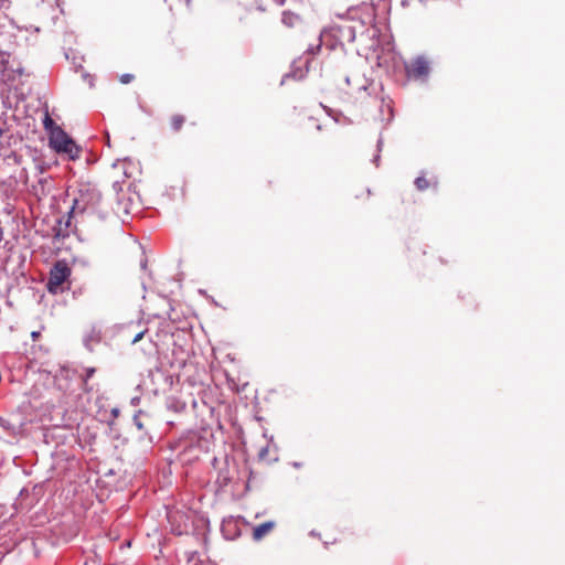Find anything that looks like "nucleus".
Returning <instances> with one entry per match:
<instances>
[{"instance_id": "nucleus-1", "label": "nucleus", "mask_w": 565, "mask_h": 565, "mask_svg": "<svg viewBox=\"0 0 565 565\" xmlns=\"http://www.w3.org/2000/svg\"><path fill=\"white\" fill-rule=\"evenodd\" d=\"M50 145L56 152L67 154L71 160L77 159L82 151V149L62 128H56L52 134V137H50Z\"/></svg>"}, {"instance_id": "nucleus-2", "label": "nucleus", "mask_w": 565, "mask_h": 565, "mask_svg": "<svg viewBox=\"0 0 565 565\" xmlns=\"http://www.w3.org/2000/svg\"><path fill=\"white\" fill-rule=\"evenodd\" d=\"M100 202V194L95 190L79 191L74 199L72 213L95 212Z\"/></svg>"}, {"instance_id": "nucleus-3", "label": "nucleus", "mask_w": 565, "mask_h": 565, "mask_svg": "<svg viewBox=\"0 0 565 565\" xmlns=\"http://www.w3.org/2000/svg\"><path fill=\"white\" fill-rule=\"evenodd\" d=\"M70 275L71 268L63 260L56 262L50 271L47 281L49 291L56 294L57 291L62 290V285L67 280Z\"/></svg>"}, {"instance_id": "nucleus-4", "label": "nucleus", "mask_w": 565, "mask_h": 565, "mask_svg": "<svg viewBox=\"0 0 565 565\" xmlns=\"http://www.w3.org/2000/svg\"><path fill=\"white\" fill-rule=\"evenodd\" d=\"M405 70L407 75L412 78H425L430 71L429 61L425 56H417L405 65Z\"/></svg>"}, {"instance_id": "nucleus-5", "label": "nucleus", "mask_w": 565, "mask_h": 565, "mask_svg": "<svg viewBox=\"0 0 565 565\" xmlns=\"http://www.w3.org/2000/svg\"><path fill=\"white\" fill-rule=\"evenodd\" d=\"M275 527L276 523L274 521H266L262 524H258L253 529V539L255 541H260L267 536Z\"/></svg>"}, {"instance_id": "nucleus-6", "label": "nucleus", "mask_w": 565, "mask_h": 565, "mask_svg": "<svg viewBox=\"0 0 565 565\" xmlns=\"http://www.w3.org/2000/svg\"><path fill=\"white\" fill-rule=\"evenodd\" d=\"M2 75L7 82H14L15 79L25 75V73L24 68H22L20 65H18L17 67H13V65H11L4 67Z\"/></svg>"}, {"instance_id": "nucleus-7", "label": "nucleus", "mask_w": 565, "mask_h": 565, "mask_svg": "<svg viewBox=\"0 0 565 565\" xmlns=\"http://www.w3.org/2000/svg\"><path fill=\"white\" fill-rule=\"evenodd\" d=\"M301 20L297 14L290 12H284L282 14V23L288 28H294L300 24Z\"/></svg>"}, {"instance_id": "nucleus-8", "label": "nucleus", "mask_w": 565, "mask_h": 565, "mask_svg": "<svg viewBox=\"0 0 565 565\" xmlns=\"http://www.w3.org/2000/svg\"><path fill=\"white\" fill-rule=\"evenodd\" d=\"M185 122V117L180 114H175L171 116L170 118V127L174 132H178L181 130L182 126Z\"/></svg>"}, {"instance_id": "nucleus-9", "label": "nucleus", "mask_w": 565, "mask_h": 565, "mask_svg": "<svg viewBox=\"0 0 565 565\" xmlns=\"http://www.w3.org/2000/svg\"><path fill=\"white\" fill-rule=\"evenodd\" d=\"M43 126L50 132V137H52V134L55 131L56 128H60L55 124V121L51 118L49 113H46L45 116H44Z\"/></svg>"}, {"instance_id": "nucleus-10", "label": "nucleus", "mask_w": 565, "mask_h": 565, "mask_svg": "<svg viewBox=\"0 0 565 565\" xmlns=\"http://www.w3.org/2000/svg\"><path fill=\"white\" fill-rule=\"evenodd\" d=\"M415 185L419 191H424L429 188L430 183L425 177H418L415 180Z\"/></svg>"}, {"instance_id": "nucleus-11", "label": "nucleus", "mask_w": 565, "mask_h": 565, "mask_svg": "<svg viewBox=\"0 0 565 565\" xmlns=\"http://www.w3.org/2000/svg\"><path fill=\"white\" fill-rule=\"evenodd\" d=\"M94 373H95V369L94 367H89V369L86 370L85 377L83 379L85 386L87 384L88 379H90L94 375Z\"/></svg>"}, {"instance_id": "nucleus-12", "label": "nucleus", "mask_w": 565, "mask_h": 565, "mask_svg": "<svg viewBox=\"0 0 565 565\" xmlns=\"http://www.w3.org/2000/svg\"><path fill=\"white\" fill-rule=\"evenodd\" d=\"M132 79H134V75H131V74H124V75H121V77H120V82H121L122 84H128V83H130Z\"/></svg>"}, {"instance_id": "nucleus-13", "label": "nucleus", "mask_w": 565, "mask_h": 565, "mask_svg": "<svg viewBox=\"0 0 565 565\" xmlns=\"http://www.w3.org/2000/svg\"><path fill=\"white\" fill-rule=\"evenodd\" d=\"M145 332H146V331H140L139 333H137V334L134 337V339H132L131 343H134V344H135V343L139 342V341L143 338Z\"/></svg>"}, {"instance_id": "nucleus-14", "label": "nucleus", "mask_w": 565, "mask_h": 565, "mask_svg": "<svg viewBox=\"0 0 565 565\" xmlns=\"http://www.w3.org/2000/svg\"><path fill=\"white\" fill-rule=\"evenodd\" d=\"M135 424L138 427V429H143V424L137 417H135Z\"/></svg>"}, {"instance_id": "nucleus-15", "label": "nucleus", "mask_w": 565, "mask_h": 565, "mask_svg": "<svg viewBox=\"0 0 565 565\" xmlns=\"http://www.w3.org/2000/svg\"><path fill=\"white\" fill-rule=\"evenodd\" d=\"M7 2H8V0H0V8H3Z\"/></svg>"}, {"instance_id": "nucleus-16", "label": "nucleus", "mask_w": 565, "mask_h": 565, "mask_svg": "<svg viewBox=\"0 0 565 565\" xmlns=\"http://www.w3.org/2000/svg\"><path fill=\"white\" fill-rule=\"evenodd\" d=\"M194 565H214V564H211V563H195Z\"/></svg>"}, {"instance_id": "nucleus-17", "label": "nucleus", "mask_w": 565, "mask_h": 565, "mask_svg": "<svg viewBox=\"0 0 565 565\" xmlns=\"http://www.w3.org/2000/svg\"><path fill=\"white\" fill-rule=\"evenodd\" d=\"M38 335H39V333H38V332H32V337H33V338H36Z\"/></svg>"}, {"instance_id": "nucleus-18", "label": "nucleus", "mask_w": 565, "mask_h": 565, "mask_svg": "<svg viewBox=\"0 0 565 565\" xmlns=\"http://www.w3.org/2000/svg\"><path fill=\"white\" fill-rule=\"evenodd\" d=\"M365 194H366V196H369L370 195V190H366Z\"/></svg>"}, {"instance_id": "nucleus-19", "label": "nucleus", "mask_w": 565, "mask_h": 565, "mask_svg": "<svg viewBox=\"0 0 565 565\" xmlns=\"http://www.w3.org/2000/svg\"><path fill=\"white\" fill-rule=\"evenodd\" d=\"M3 131L0 129V138L2 137Z\"/></svg>"}]
</instances>
